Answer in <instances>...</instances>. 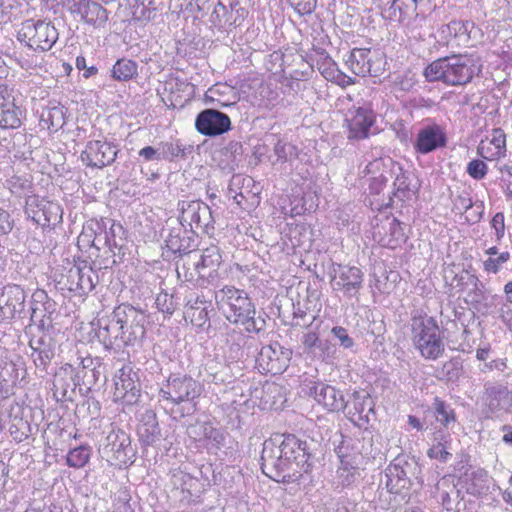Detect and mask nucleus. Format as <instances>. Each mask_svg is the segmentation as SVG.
Here are the masks:
<instances>
[{
	"mask_svg": "<svg viewBox=\"0 0 512 512\" xmlns=\"http://www.w3.org/2000/svg\"><path fill=\"white\" fill-rule=\"evenodd\" d=\"M490 489V478L483 469H477L471 474H467L466 490L474 496H483L488 494Z\"/></svg>",
	"mask_w": 512,
	"mask_h": 512,
	"instance_id": "obj_40",
	"label": "nucleus"
},
{
	"mask_svg": "<svg viewBox=\"0 0 512 512\" xmlns=\"http://www.w3.org/2000/svg\"><path fill=\"white\" fill-rule=\"evenodd\" d=\"M118 153L117 145L107 140H91L81 152L80 159L87 167L103 169L115 161Z\"/></svg>",
	"mask_w": 512,
	"mask_h": 512,
	"instance_id": "obj_15",
	"label": "nucleus"
},
{
	"mask_svg": "<svg viewBox=\"0 0 512 512\" xmlns=\"http://www.w3.org/2000/svg\"><path fill=\"white\" fill-rule=\"evenodd\" d=\"M318 70L323 75V77L329 81H332L335 78V74L339 71L337 64L335 61L326 56L321 62H318Z\"/></svg>",
	"mask_w": 512,
	"mask_h": 512,
	"instance_id": "obj_59",
	"label": "nucleus"
},
{
	"mask_svg": "<svg viewBox=\"0 0 512 512\" xmlns=\"http://www.w3.org/2000/svg\"><path fill=\"white\" fill-rule=\"evenodd\" d=\"M230 16L225 19L229 26H239L243 22L247 11L238 0H229Z\"/></svg>",
	"mask_w": 512,
	"mask_h": 512,
	"instance_id": "obj_52",
	"label": "nucleus"
},
{
	"mask_svg": "<svg viewBox=\"0 0 512 512\" xmlns=\"http://www.w3.org/2000/svg\"><path fill=\"white\" fill-rule=\"evenodd\" d=\"M139 370L131 364L123 365L115 375L114 400L126 405L137 404L141 397Z\"/></svg>",
	"mask_w": 512,
	"mask_h": 512,
	"instance_id": "obj_12",
	"label": "nucleus"
},
{
	"mask_svg": "<svg viewBox=\"0 0 512 512\" xmlns=\"http://www.w3.org/2000/svg\"><path fill=\"white\" fill-rule=\"evenodd\" d=\"M292 351L278 342L262 346L256 357V367L261 373H283L289 366Z\"/></svg>",
	"mask_w": 512,
	"mask_h": 512,
	"instance_id": "obj_13",
	"label": "nucleus"
},
{
	"mask_svg": "<svg viewBox=\"0 0 512 512\" xmlns=\"http://www.w3.org/2000/svg\"><path fill=\"white\" fill-rule=\"evenodd\" d=\"M203 437L213 442L216 448H220L224 445L225 436L217 428L213 427L210 423H203L199 427Z\"/></svg>",
	"mask_w": 512,
	"mask_h": 512,
	"instance_id": "obj_53",
	"label": "nucleus"
},
{
	"mask_svg": "<svg viewBox=\"0 0 512 512\" xmlns=\"http://www.w3.org/2000/svg\"><path fill=\"white\" fill-rule=\"evenodd\" d=\"M308 394L329 412L344 411L347 405L343 391L323 382H315Z\"/></svg>",
	"mask_w": 512,
	"mask_h": 512,
	"instance_id": "obj_21",
	"label": "nucleus"
},
{
	"mask_svg": "<svg viewBox=\"0 0 512 512\" xmlns=\"http://www.w3.org/2000/svg\"><path fill=\"white\" fill-rule=\"evenodd\" d=\"M242 155V144L238 141H230L214 153L213 159L222 170L232 173L238 168Z\"/></svg>",
	"mask_w": 512,
	"mask_h": 512,
	"instance_id": "obj_32",
	"label": "nucleus"
},
{
	"mask_svg": "<svg viewBox=\"0 0 512 512\" xmlns=\"http://www.w3.org/2000/svg\"><path fill=\"white\" fill-rule=\"evenodd\" d=\"M222 262L220 249L216 246H211L203 250L200 260L195 263V268L201 277H205L203 272L205 269L215 271Z\"/></svg>",
	"mask_w": 512,
	"mask_h": 512,
	"instance_id": "obj_42",
	"label": "nucleus"
},
{
	"mask_svg": "<svg viewBox=\"0 0 512 512\" xmlns=\"http://www.w3.org/2000/svg\"><path fill=\"white\" fill-rule=\"evenodd\" d=\"M345 442L346 440L342 439L341 444L335 449V452L341 461V466L337 470L338 481L343 487H348L356 481L358 470L345 460L348 457V454L344 451Z\"/></svg>",
	"mask_w": 512,
	"mask_h": 512,
	"instance_id": "obj_38",
	"label": "nucleus"
},
{
	"mask_svg": "<svg viewBox=\"0 0 512 512\" xmlns=\"http://www.w3.org/2000/svg\"><path fill=\"white\" fill-rule=\"evenodd\" d=\"M281 437L275 435L264 441L261 453V470L269 478L281 483L299 481V474H295L293 462L288 454H284Z\"/></svg>",
	"mask_w": 512,
	"mask_h": 512,
	"instance_id": "obj_6",
	"label": "nucleus"
},
{
	"mask_svg": "<svg viewBox=\"0 0 512 512\" xmlns=\"http://www.w3.org/2000/svg\"><path fill=\"white\" fill-rule=\"evenodd\" d=\"M206 380L215 384L231 383L234 379L231 366L216 358L208 359L204 365Z\"/></svg>",
	"mask_w": 512,
	"mask_h": 512,
	"instance_id": "obj_36",
	"label": "nucleus"
},
{
	"mask_svg": "<svg viewBox=\"0 0 512 512\" xmlns=\"http://www.w3.org/2000/svg\"><path fill=\"white\" fill-rule=\"evenodd\" d=\"M435 443L427 451V456L430 459L439 460L441 463H447L452 458L451 438L449 434H444L438 431L434 436Z\"/></svg>",
	"mask_w": 512,
	"mask_h": 512,
	"instance_id": "obj_39",
	"label": "nucleus"
},
{
	"mask_svg": "<svg viewBox=\"0 0 512 512\" xmlns=\"http://www.w3.org/2000/svg\"><path fill=\"white\" fill-rule=\"evenodd\" d=\"M371 49L370 48H354L346 60L349 69L357 76L371 75Z\"/></svg>",
	"mask_w": 512,
	"mask_h": 512,
	"instance_id": "obj_37",
	"label": "nucleus"
},
{
	"mask_svg": "<svg viewBox=\"0 0 512 512\" xmlns=\"http://www.w3.org/2000/svg\"><path fill=\"white\" fill-rule=\"evenodd\" d=\"M37 310L38 308L31 306L30 320L32 324H35L37 326V335H41L43 333H46L52 326V317L43 315V317L38 320Z\"/></svg>",
	"mask_w": 512,
	"mask_h": 512,
	"instance_id": "obj_61",
	"label": "nucleus"
},
{
	"mask_svg": "<svg viewBox=\"0 0 512 512\" xmlns=\"http://www.w3.org/2000/svg\"><path fill=\"white\" fill-rule=\"evenodd\" d=\"M202 393L201 384L188 374H170L166 383L159 390V396L174 404H189L187 415L196 410L195 400Z\"/></svg>",
	"mask_w": 512,
	"mask_h": 512,
	"instance_id": "obj_7",
	"label": "nucleus"
},
{
	"mask_svg": "<svg viewBox=\"0 0 512 512\" xmlns=\"http://www.w3.org/2000/svg\"><path fill=\"white\" fill-rule=\"evenodd\" d=\"M332 286L347 298L359 300L360 290L363 288L364 273L356 266L336 264L332 270Z\"/></svg>",
	"mask_w": 512,
	"mask_h": 512,
	"instance_id": "obj_14",
	"label": "nucleus"
},
{
	"mask_svg": "<svg viewBox=\"0 0 512 512\" xmlns=\"http://www.w3.org/2000/svg\"><path fill=\"white\" fill-rule=\"evenodd\" d=\"M195 128L202 135L218 136L231 129V120L218 109H204L196 116Z\"/></svg>",
	"mask_w": 512,
	"mask_h": 512,
	"instance_id": "obj_20",
	"label": "nucleus"
},
{
	"mask_svg": "<svg viewBox=\"0 0 512 512\" xmlns=\"http://www.w3.org/2000/svg\"><path fill=\"white\" fill-rule=\"evenodd\" d=\"M162 159L174 161L177 158L185 159L187 154L191 153L192 146L182 145L179 141L176 142H161L160 143Z\"/></svg>",
	"mask_w": 512,
	"mask_h": 512,
	"instance_id": "obj_44",
	"label": "nucleus"
},
{
	"mask_svg": "<svg viewBox=\"0 0 512 512\" xmlns=\"http://www.w3.org/2000/svg\"><path fill=\"white\" fill-rule=\"evenodd\" d=\"M391 167H387L381 158L375 159L366 166L365 171L367 174L373 176L369 182V192L374 195H379L386 187L389 180L393 178L395 172V165L390 161Z\"/></svg>",
	"mask_w": 512,
	"mask_h": 512,
	"instance_id": "obj_28",
	"label": "nucleus"
},
{
	"mask_svg": "<svg viewBox=\"0 0 512 512\" xmlns=\"http://www.w3.org/2000/svg\"><path fill=\"white\" fill-rule=\"evenodd\" d=\"M21 110L15 104L11 90L0 85V127L3 129H16L21 125Z\"/></svg>",
	"mask_w": 512,
	"mask_h": 512,
	"instance_id": "obj_25",
	"label": "nucleus"
},
{
	"mask_svg": "<svg viewBox=\"0 0 512 512\" xmlns=\"http://www.w3.org/2000/svg\"><path fill=\"white\" fill-rule=\"evenodd\" d=\"M26 293L16 284L6 285L0 294V319L10 320L25 316Z\"/></svg>",
	"mask_w": 512,
	"mask_h": 512,
	"instance_id": "obj_18",
	"label": "nucleus"
},
{
	"mask_svg": "<svg viewBox=\"0 0 512 512\" xmlns=\"http://www.w3.org/2000/svg\"><path fill=\"white\" fill-rule=\"evenodd\" d=\"M84 369L85 366L79 371L71 364L66 363L55 372L52 393L57 402L72 401L75 388L80 385V373H86Z\"/></svg>",
	"mask_w": 512,
	"mask_h": 512,
	"instance_id": "obj_16",
	"label": "nucleus"
},
{
	"mask_svg": "<svg viewBox=\"0 0 512 512\" xmlns=\"http://www.w3.org/2000/svg\"><path fill=\"white\" fill-rule=\"evenodd\" d=\"M416 84L414 74L410 71L399 75L395 79V86L401 91H410Z\"/></svg>",
	"mask_w": 512,
	"mask_h": 512,
	"instance_id": "obj_64",
	"label": "nucleus"
},
{
	"mask_svg": "<svg viewBox=\"0 0 512 512\" xmlns=\"http://www.w3.org/2000/svg\"><path fill=\"white\" fill-rule=\"evenodd\" d=\"M145 323L142 311L122 304L110 316L98 319L96 335L106 348L134 345L145 336Z\"/></svg>",
	"mask_w": 512,
	"mask_h": 512,
	"instance_id": "obj_1",
	"label": "nucleus"
},
{
	"mask_svg": "<svg viewBox=\"0 0 512 512\" xmlns=\"http://www.w3.org/2000/svg\"><path fill=\"white\" fill-rule=\"evenodd\" d=\"M331 334L338 340L339 345L344 349H352L355 345L353 338L349 335L346 328L342 326H334Z\"/></svg>",
	"mask_w": 512,
	"mask_h": 512,
	"instance_id": "obj_57",
	"label": "nucleus"
},
{
	"mask_svg": "<svg viewBox=\"0 0 512 512\" xmlns=\"http://www.w3.org/2000/svg\"><path fill=\"white\" fill-rule=\"evenodd\" d=\"M281 437L280 442L284 449V454H288V457L293 462V468L295 474H299V479L304 473L311 471L314 463V455L312 453L311 444L306 440L299 439L294 434H281L277 435Z\"/></svg>",
	"mask_w": 512,
	"mask_h": 512,
	"instance_id": "obj_11",
	"label": "nucleus"
},
{
	"mask_svg": "<svg viewBox=\"0 0 512 512\" xmlns=\"http://www.w3.org/2000/svg\"><path fill=\"white\" fill-rule=\"evenodd\" d=\"M345 407L346 416L355 424L361 425L368 423V414L373 412L372 401L368 395H362L360 392L355 391L351 395V400H346Z\"/></svg>",
	"mask_w": 512,
	"mask_h": 512,
	"instance_id": "obj_30",
	"label": "nucleus"
},
{
	"mask_svg": "<svg viewBox=\"0 0 512 512\" xmlns=\"http://www.w3.org/2000/svg\"><path fill=\"white\" fill-rule=\"evenodd\" d=\"M388 234L390 239L388 241V245L391 248H395L402 243H405L407 240V236L404 231V227L400 221L396 218H393L389 223Z\"/></svg>",
	"mask_w": 512,
	"mask_h": 512,
	"instance_id": "obj_47",
	"label": "nucleus"
},
{
	"mask_svg": "<svg viewBox=\"0 0 512 512\" xmlns=\"http://www.w3.org/2000/svg\"><path fill=\"white\" fill-rule=\"evenodd\" d=\"M215 299L219 310L230 323L242 325L250 333L264 330L265 320L255 318V306L244 290L225 286L215 293Z\"/></svg>",
	"mask_w": 512,
	"mask_h": 512,
	"instance_id": "obj_3",
	"label": "nucleus"
},
{
	"mask_svg": "<svg viewBox=\"0 0 512 512\" xmlns=\"http://www.w3.org/2000/svg\"><path fill=\"white\" fill-rule=\"evenodd\" d=\"M58 35L50 22L28 19L22 23L17 38L35 51H48L56 43Z\"/></svg>",
	"mask_w": 512,
	"mask_h": 512,
	"instance_id": "obj_9",
	"label": "nucleus"
},
{
	"mask_svg": "<svg viewBox=\"0 0 512 512\" xmlns=\"http://www.w3.org/2000/svg\"><path fill=\"white\" fill-rule=\"evenodd\" d=\"M395 176L393 181V196L400 201L412 199L419 191V181L413 173L404 171L400 166L395 165Z\"/></svg>",
	"mask_w": 512,
	"mask_h": 512,
	"instance_id": "obj_29",
	"label": "nucleus"
},
{
	"mask_svg": "<svg viewBox=\"0 0 512 512\" xmlns=\"http://www.w3.org/2000/svg\"><path fill=\"white\" fill-rule=\"evenodd\" d=\"M463 372V363L459 357H454L445 362L438 371L437 377L446 382H456L459 380Z\"/></svg>",
	"mask_w": 512,
	"mask_h": 512,
	"instance_id": "obj_45",
	"label": "nucleus"
},
{
	"mask_svg": "<svg viewBox=\"0 0 512 512\" xmlns=\"http://www.w3.org/2000/svg\"><path fill=\"white\" fill-rule=\"evenodd\" d=\"M69 278L73 279L69 290L78 291L83 294L92 291L95 287V281L98 280V276L92 268L87 265L71 268L69 271Z\"/></svg>",
	"mask_w": 512,
	"mask_h": 512,
	"instance_id": "obj_34",
	"label": "nucleus"
},
{
	"mask_svg": "<svg viewBox=\"0 0 512 512\" xmlns=\"http://www.w3.org/2000/svg\"><path fill=\"white\" fill-rule=\"evenodd\" d=\"M155 304L159 311L169 316L174 313L177 306V304L174 301L173 295H170L166 292H161L157 295Z\"/></svg>",
	"mask_w": 512,
	"mask_h": 512,
	"instance_id": "obj_54",
	"label": "nucleus"
},
{
	"mask_svg": "<svg viewBox=\"0 0 512 512\" xmlns=\"http://www.w3.org/2000/svg\"><path fill=\"white\" fill-rule=\"evenodd\" d=\"M229 0H219L218 4L215 6L214 11L211 15V21L215 26H223L228 25L225 23V19L227 18L228 8H229Z\"/></svg>",
	"mask_w": 512,
	"mask_h": 512,
	"instance_id": "obj_56",
	"label": "nucleus"
},
{
	"mask_svg": "<svg viewBox=\"0 0 512 512\" xmlns=\"http://www.w3.org/2000/svg\"><path fill=\"white\" fill-rule=\"evenodd\" d=\"M452 494L455 496L454 498L451 493L442 491L440 494L441 504L446 512H461L465 504L458 500L460 492L452 488Z\"/></svg>",
	"mask_w": 512,
	"mask_h": 512,
	"instance_id": "obj_48",
	"label": "nucleus"
},
{
	"mask_svg": "<svg viewBox=\"0 0 512 512\" xmlns=\"http://www.w3.org/2000/svg\"><path fill=\"white\" fill-rule=\"evenodd\" d=\"M478 153L481 157L493 160L505 156L506 153V134L501 128L492 130L490 136L481 140L478 146Z\"/></svg>",
	"mask_w": 512,
	"mask_h": 512,
	"instance_id": "obj_31",
	"label": "nucleus"
},
{
	"mask_svg": "<svg viewBox=\"0 0 512 512\" xmlns=\"http://www.w3.org/2000/svg\"><path fill=\"white\" fill-rule=\"evenodd\" d=\"M40 124L48 130L57 131L65 124L64 107L60 105L47 106L42 109Z\"/></svg>",
	"mask_w": 512,
	"mask_h": 512,
	"instance_id": "obj_41",
	"label": "nucleus"
},
{
	"mask_svg": "<svg viewBox=\"0 0 512 512\" xmlns=\"http://www.w3.org/2000/svg\"><path fill=\"white\" fill-rule=\"evenodd\" d=\"M510 258L508 252H502L497 257H489L484 261V269L489 273H497L501 266L506 263Z\"/></svg>",
	"mask_w": 512,
	"mask_h": 512,
	"instance_id": "obj_60",
	"label": "nucleus"
},
{
	"mask_svg": "<svg viewBox=\"0 0 512 512\" xmlns=\"http://www.w3.org/2000/svg\"><path fill=\"white\" fill-rule=\"evenodd\" d=\"M488 171L486 163L480 159L471 160L466 167V172L475 180L483 179Z\"/></svg>",
	"mask_w": 512,
	"mask_h": 512,
	"instance_id": "obj_55",
	"label": "nucleus"
},
{
	"mask_svg": "<svg viewBox=\"0 0 512 512\" xmlns=\"http://www.w3.org/2000/svg\"><path fill=\"white\" fill-rule=\"evenodd\" d=\"M138 75V65L131 59H118L113 65L111 76L117 81H129Z\"/></svg>",
	"mask_w": 512,
	"mask_h": 512,
	"instance_id": "obj_43",
	"label": "nucleus"
},
{
	"mask_svg": "<svg viewBox=\"0 0 512 512\" xmlns=\"http://www.w3.org/2000/svg\"><path fill=\"white\" fill-rule=\"evenodd\" d=\"M436 420L443 426L448 427L450 423L456 421L454 410L446 402L435 398L433 403Z\"/></svg>",
	"mask_w": 512,
	"mask_h": 512,
	"instance_id": "obj_46",
	"label": "nucleus"
},
{
	"mask_svg": "<svg viewBox=\"0 0 512 512\" xmlns=\"http://www.w3.org/2000/svg\"><path fill=\"white\" fill-rule=\"evenodd\" d=\"M90 458V449L85 446H80L72 449L67 455V464L69 467L81 468L84 467Z\"/></svg>",
	"mask_w": 512,
	"mask_h": 512,
	"instance_id": "obj_49",
	"label": "nucleus"
},
{
	"mask_svg": "<svg viewBox=\"0 0 512 512\" xmlns=\"http://www.w3.org/2000/svg\"><path fill=\"white\" fill-rule=\"evenodd\" d=\"M411 340L426 360H437L445 352V343L436 319L426 313L415 312L410 320Z\"/></svg>",
	"mask_w": 512,
	"mask_h": 512,
	"instance_id": "obj_5",
	"label": "nucleus"
},
{
	"mask_svg": "<svg viewBox=\"0 0 512 512\" xmlns=\"http://www.w3.org/2000/svg\"><path fill=\"white\" fill-rule=\"evenodd\" d=\"M293 326L299 327H310L314 320V315H308L298 304L297 306L293 304Z\"/></svg>",
	"mask_w": 512,
	"mask_h": 512,
	"instance_id": "obj_58",
	"label": "nucleus"
},
{
	"mask_svg": "<svg viewBox=\"0 0 512 512\" xmlns=\"http://www.w3.org/2000/svg\"><path fill=\"white\" fill-rule=\"evenodd\" d=\"M474 28V23L471 21H460L454 20L448 24V30L455 37H458L464 41H468L470 39V34L472 29Z\"/></svg>",
	"mask_w": 512,
	"mask_h": 512,
	"instance_id": "obj_51",
	"label": "nucleus"
},
{
	"mask_svg": "<svg viewBox=\"0 0 512 512\" xmlns=\"http://www.w3.org/2000/svg\"><path fill=\"white\" fill-rule=\"evenodd\" d=\"M415 464L396 457L385 469V486L378 488L375 502L382 510H396L407 503Z\"/></svg>",
	"mask_w": 512,
	"mask_h": 512,
	"instance_id": "obj_2",
	"label": "nucleus"
},
{
	"mask_svg": "<svg viewBox=\"0 0 512 512\" xmlns=\"http://www.w3.org/2000/svg\"><path fill=\"white\" fill-rule=\"evenodd\" d=\"M179 223L191 231L200 230L209 233L214 230V219L210 207L200 200H181Z\"/></svg>",
	"mask_w": 512,
	"mask_h": 512,
	"instance_id": "obj_10",
	"label": "nucleus"
},
{
	"mask_svg": "<svg viewBox=\"0 0 512 512\" xmlns=\"http://www.w3.org/2000/svg\"><path fill=\"white\" fill-rule=\"evenodd\" d=\"M137 433L140 442L146 446H152L160 440V428L156 414L152 410H146L141 414Z\"/></svg>",
	"mask_w": 512,
	"mask_h": 512,
	"instance_id": "obj_33",
	"label": "nucleus"
},
{
	"mask_svg": "<svg viewBox=\"0 0 512 512\" xmlns=\"http://www.w3.org/2000/svg\"><path fill=\"white\" fill-rule=\"evenodd\" d=\"M227 91L232 92V88L227 85L216 84L213 87L209 88L208 91L206 92L205 102L208 104L216 102V106H219V107H227V106L235 104V101H232L229 103V102H223L220 99L216 98V96H221V95L226 94Z\"/></svg>",
	"mask_w": 512,
	"mask_h": 512,
	"instance_id": "obj_50",
	"label": "nucleus"
},
{
	"mask_svg": "<svg viewBox=\"0 0 512 512\" xmlns=\"http://www.w3.org/2000/svg\"><path fill=\"white\" fill-rule=\"evenodd\" d=\"M475 72L474 59L459 54L433 61L425 67L423 75L428 82L441 81L447 85L458 86L469 83Z\"/></svg>",
	"mask_w": 512,
	"mask_h": 512,
	"instance_id": "obj_4",
	"label": "nucleus"
},
{
	"mask_svg": "<svg viewBox=\"0 0 512 512\" xmlns=\"http://www.w3.org/2000/svg\"><path fill=\"white\" fill-rule=\"evenodd\" d=\"M34 301L36 302H43L42 306L45 311L46 316L52 317V314L56 310V303L55 301L48 298L47 293L44 290H37L33 294Z\"/></svg>",
	"mask_w": 512,
	"mask_h": 512,
	"instance_id": "obj_63",
	"label": "nucleus"
},
{
	"mask_svg": "<svg viewBox=\"0 0 512 512\" xmlns=\"http://www.w3.org/2000/svg\"><path fill=\"white\" fill-rule=\"evenodd\" d=\"M382 16L392 22L409 24L417 16V0H387Z\"/></svg>",
	"mask_w": 512,
	"mask_h": 512,
	"instance_id": "obj_26",
	"label": "nucleus"
},
{
	"mask_svg": "<svg viewBox=\"0 0 512 512\" xmlns=\"http://www.w3.org/2000/svg\"><path fill=\"white\" fill-rule=\"evenodd\" d=\"M99 454L110 466L119 468L133 463L135 456L130 436L115 426H111V430L100 445Z\"/></svg>",
	"mask_w": 512,
	"mask_h": 512,
	"instance_id": "obj_8",
	"label": "nucleus"
},
{
	"mask_svg": "<svg viewBox=\"0 0 512 512\" xmlns=\"http://www.w3.org/2000/svg\"><path fill=\"white\" fill-rule=\"evenodd\" d=\"M483 401L491 413L509 412L512 408V391L499 382L484 383Z\"/></svg>",
	"mask_w": 512,
	"mask_h": 512,
	"instance_id": "obj_22",
	"label": "nucleus"
},
{
	"mask_svg": "<svg viewBox=\"0 0 512 512\" xmlns=\"http://www.w3.org/2000/svg\"><path fill=\"white\" fill-rule=\"evenodd\" d=\"M29 347L32 350V360L37 369L47 372V367L55 356V343L47 333L33 334L29 339Z\"/></svg>",
	"mask_w": 512,
	"mask_h": 512,
	"instance_id": "obj_24",
	"label": "nucleus"
},
{
	"mask_svg": "<svg viewBox=\"0 0 512 512\" xmlns=\"http://www.w3.org/2000/svg\"><path fill=\"white\" fill-rule=\"evenodd\" d=\"M71 14L80 16L85 23L103 26L108 20L107 10L94 0H67Z\"/></svg>",
	"mask_w": 512,
	"mask_h": 512,
	"instance_id": "obj_23",
	"label": "nucleus"
},
{
	"mask_svg": "<svg viewBox=\"0 0 512 512\" xmlns=\"http://www.w3.org/2000/svg\"><path fill=\"white\" fill-rule=\"evenodd\" d=\"M447 145L445 129L439 124L432 123L422 126L413 141L415 153L427 155Z\"/></svg>",
	"mask_w": 512,
	"mask_h": 512,
	"instance_id": "obj_17",
	"label": "nucleus"
},
{
	"mask_svg": "<svg viewBox=\"0 0 512 512\" xmlns=\"http://www.w3.org/2000/svg\"><path fill=\"white\" fill-rule=\"evenodd\" d=\"M196 231H191L183 227L180 223L178 227L170 230L165 242L169 251L179 256L189 254L195 247Z\"/></svg>",
	"mask_w": 512,
	"mask_h": 512,
	"instance_id": "obj_27",
	"label": "nucleus"
},
{
	"mask_svg": "<svg viewBox=\"0 0 512 512\" xmlns=\"http://www.w3.org/2000/svg\"><path fill=\"white\" fill-rule=\"evenodd\" d=\"M210 303L200 296L190 298L185 306L184 317L189 319L192 325L202 328L209 322Z\"/></svg>",
	"mask_w": 512,
	"mask_h": 512,
	"instance_id": "obj_35",
	"label": "nucleus"
},
{
	"mask_svg": "<svg viewBox=\"0 0 512 512\" xmlns=\"http://www.w3.org/2000/svg\"><path fill=\"white\" fill-rule=\"evenodd\" d=\"M345 124L348 129L347 138L349 140H363L371 134V128L375 124V115L369 108H352L346 114Z\"/></svg>",
	"mask_w": 512,
	"mask_h": 512,
	"instance_id": "obj_19",
	"label": "nucleus"
},
{
	"mask_svg": "<svg viewBox=\"0 0 512 512\" xmlns=\"http://www.w3.org/2000/svg\"><path fill=\"white\" fill-rule=\"evenodd\" d=\"M301 343L304 347V351L307 353H313L316 348L321 346L319 335L315 331L304 333L301 337Z\"/></svg>",
	"mask_w": 512,
	"mask_h": 512,
	"instance_id": "obj_62",
	"label": "nucleus"
}]
</instances>
